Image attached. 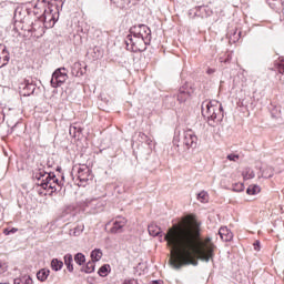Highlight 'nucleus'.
<instances>
[{"label": "nucleus", "mask_w": 284, "mask_h": 284, "mask_svg": "<svg viewBox=\"0 0 284 284\" xmlns=\"http://www.w3.org/2000/svg\"><path fill=\"white\" fill-rule=\"evenodd\" d=\"M164 241L171 248L170 265L173 270H181L183 265L196 267L199 261L210 263L214 260V243L211 237L201 239V224L196 220L184 217L173 224Z\"/></svg>", "instance_id": "f257e3e1"}, {"label": "nucleus", "mask_w": 284, "mask_h": 284, "mask_svg": "<svg viewBox=\"0 0 284 284\" xmlns=\"http://www.w3.org/2000/svg\"><path fill=\"white\" fill-rule=\"evenodd\" d=\"M202 115L207 119L209 125L214 128L216 123L223 121V104L217 100L205 101L202 103Z\"/></svg>", "instance_id": "f03ea898"}, {"label": "nucleus", "mask_w": 284, "mask_h": 284, "mask_svg": "<svg viewBox=\"0 0 284 284\" xmlns=\"http://www.w3.org/2000/svg\"><path fill=\"white\" fill-rule=\"evenodd\" d=\"M130 32L131 34H134L135 37L141 38L138 41L140 45L141 43H151L152 41V30H150V27L145 24H135L131 27Z\"/></svg>", "instance_id": "7ed1b4c3"}, {"label": "nucleus", "mask_w": 284, "mask_h": 284, "mask_svg": "<svg viewBox=\"0 0 284 284\" xmlns=\"http://www.w3.org/2000/svg\"><path fill=\"white\" fill-rule=\"evenodd\" d=\"M140 39L141 38L135 34H129L125 40L126 49L131 50V52H143V50H145L146 45H150V43L142 42L140 44Z\"/></svg>", "instance_id": "20e7f679"}, {"label": "nucleus", "mask_w": 284, "mask_h": 284, "mask_svg": "<svg viewBox=\"0 0 284 284\" xmlns=\"http://www.w3.org/2000/svg\"><path fill=\"white\" fill-rule=\"evenodd\" d=\"M73 172H77V178L80 181V185H85L88 181H92L94 175L88 165L74 166Z\"/></svg>", "instance_id": "39448f33"}, {"label": "nucleus", "mask_w": 284, "mask_h": 284, "mask_svg": "<svg viewBox=\"0 0 284 284\" xmlns=\"http://www.w3.org/2000/svg\"><path fill=\"white\" fill-rule=\"evenodd\" d=\"M65 81H68V69L65 68L57 69L52 74L51 85L53 88H61V85H63Z\"/></svg>", "instance_id": "423d86ee"}, {"label": "nucleus", "mask_w": 284, "mask_h": 284, "mask_svg": "<svg viewBox=\"0 0 284 284\" xmlns=\"http://www.w3.org/2000/svg\"><path fill=\"white\" fill-rule=\"evenodd\" d=\"M182 143L187 150L192 148L193 150L199 145V138L192 130H186L183 133Z\"/></svg>", "instance_id": "0eeeda50"}, {"label": "nucleus", "mask_w": 284, "mask_h": 284, "mask_svg": "<svg viewBox=\"0 0 284 284\" xmlns=\"http://www.w3.org/2000/svg\"><path fill=\"white\" fill-rule=\"evenodd\" d=\"M52 176L53 173H47L45 171H40L36 173V179H38L40 187H42L43 190L52 187Z\"/></svg>", "instance_id": "6e6552de"}, {"label": "nucleus", "mask_w": 284, "mask_h": 284, "mask_svg": "<svg viewBox=\"0 0 284 284\" xmlns=\"http://www.w3.org/2000/svg\"><path fill=\"white\" fill-rule=\"evenodd\" d=\"M37 79L27 78L24 79V83L22 84V94L23 97H30L34 94V90H37Z\"/></svg>", "instance_id": "1a4fd4ad"}, {"label": "nucleus", "mask_w": 284, "mask_h": 284, "mask_svg": "<svg viewBox=\"0 0 284 284\" xmlns=\"http://www.w3.org/2000/svg\"><path fill=\"white\" fill-rule=\"evenodd\" d=\"M124 225H128V220L123 216L115 217L113 226L111 227V234H121L123 232Z\"/></svg>", "instance_id": "9d476101"}, {"label": "nucleus", "mask_w": 284, "mask_h": 284, "mask_svg": "<svg viewBox=\"0 0 284 284\" xmlns=\"http://www.w3.org/2000/svg\"><path fill=\"white\" fill-rule=\"evenodd\" d=\"M43 17H44V21L45 23H51L50 26H54V23H57V21H59V11L58 10H52L51 8H48L44 10V13H43Z\"/></svg>", "instance_id": "9b49d317"}, {"label": "nucleus", "mask_w": 284, "mask_h": 284, "mask_svg": "<svg viewBox=\"0 0 284 284\" xmlns=\"http://www.w3.org/2000/svg\"><path fill=\"white\" fill-rule=\"evenodd\" d=\"M10 62V52L6 49V45L0 44V68L8 65Z\"/></svg>", "instance_id": "f8f14e48"}, {"label": "nucleus", "mask_w": 284, "mask_h": 284, "mask_svg": "<svg viewBox=\"0 0 284 284\" xmlns=\"http://www.w3.org/2000/svg\"><path fill=\"white\" fill-rule=\"evenodd\" d=\"M219 235L221 236L222 241H225L226 243L234 239V234L227 230V226L221 227L219 230Z\"/></svg>", "instance_id": "ddd939ff"}, {"label": "nucleus", "mask_w": 284, "mask_h": 284, "mask_svg": "<svg viewBox=\"0 0 284 284\" xmlns=\"http://www.w3.org/2000/svg\"><path fill=\"white\" fill-rule=\"evenodd\" d=\"M260 170L263 179H272L274 176V169L267 164H263Z\"/></svg>", "instance_id": "4468645a"}, {"label": "nucleus", "mask_w": 284, "mask_h": 284, "mask_svg": "<svg viewBox=\"0 0 284 284\" xmlns=\"http://www.w3.org/2000/svg\"><path fill=\"white\" fill-rule=\"evenodd\" d=\"M190 99V91L185 89V87L180 88L178 93V101L179 103H185V100Z\"/></svg>", "instance_id": "2eb2a0df"}, {"label": "nucleus", "mask_w": 284, "mask_h": 284, "mask_svg": "<svg viewBox=\"0 0 284 284\" xmlns=\"http://www.w3.org/2000/svg\"><path fill=\"white\" fill-rule=\"evenodd\" d=\"M63 258L68 272H74V264H72L74 258L72 257V254H65Z\"/></svg>", "instance_id": "dca6fc26"}, {"label": "nucleus", "mask_w": 284, "mask_h": 284, "mask_svg": "<svg viewBox=\"0 0 284 284\" xmlns=\"http://www.w3.org/2000/svg\"><path fill=\"white\" fill-rule=\"evenodd\" d=\"M51 270H53V272H61V270H63V261L53 258L51 261Z\"/></svg>", "instance_id": "f3484780"}, {"label": "nucleus", "mask_w": 284, "mask_h": 284, "mask_svg": "<svg viewBox=\"0 0 284 284\" xmlns=\"http://www.w3.org/2000/svg\"><path fill=\"white\" fill-rule=\"evenodd\" d=\"M50 276V270L48 268H41L38 273H37V278L38 281H41L43 283V281H48V277Z\"/></svg>", "instance_id": "a211bd4d"}, {"label": "nucleus", "mask_w": 284, "mask_h": 284, "mask_svg": "<svg viewBox=\"0 0 284 284\" xmlns=\"http://www.w3.org/2000/svg\"><path fill=\"white\" fill-rule=\"evenodd\" d=\"M13 284H32V277L29 275H22L16 278Z\"/></svg>", "instance_id": "6ab92c4d"}, {"label": "nucleus", "mask_w": 284, "mask_h": 284, "mask_svg": "<svg viewBox=\"0 0 284 284\" xmlns=\"http://www.w3.org/2000/svg\"><path fill=\"white\" fill-rule=\"evenodd\" d=\"M148 230H149L150 236H159L161 234V227H159L155 224H150Z\"/></svg>", "instance_id": "aec40b11"}, {"label": "nucleus", "mask_w": 284, "mask_h": 284, "mask_svg": "<svg viewBox=\"0 0 284 284\" xmlns=\"http://www.w3.org/2000/svg\"><path fill=\"white\" fill-rule=\"evenodd\" d=\"M94 261L88 262L84 267L81 268V272H84L85 274H92L94 272Z\"/></svg>", "instance_id": "412c9836"}, {"label": "nucleus", "mask_w": 284, "mask_h": 284, "mask_svg": "<svg viewBox=\"0 0 284 284\" xmlns=\"http://www.w3.org/2000/svg\"><path fill=\"white\" fill-rule=\"evenodd\" d=\"M102 256H103V252H101V250L99 248H95L91 252V258L93 263L94 261H101Z\"/></svg>", "instance_id": "4be33fe9"}, {"label": "nucleus", "mask_w": 284, "mask_h": 284, "mask_svg": "<svg viewBox=\"0 0 284 284\" xmlns=\"http://www.w3.org/2000/svg\"><path fill=\"white\" fill-rule=\"evenodd\" d=\"M261 192V187L258 185H250L246 190V194L254 195Z\"/></svg>", "instance_id": "5701e85b"}, {"label": "nucleus", "mask_w": 284, "mask_h": 284, "mask_svg": "<svg viewBox=\"0 0 284 284\" xmlns=\"http://www.w3.org/2000/svg\"><path fill=\"white\" fill-rule=\"evenodd\" d=\"M74 261H75L77 265H82L85 263V255H83L82 253H77L74 255Z\"/></svg>", "instance_id": "b1692460"}, {"label": "nucleus", "mask_w": 284, "mask_h": 284, "mask_svg": "<svg viewBox=\"0 0 284 284\" xmlns=\"http://www.w3.org/2000/svg\"><path fill=\"white\" fill-rule=\"evenodd\" d=\"M243 178L245 179V181H248L250 179H254V171L246 169L245 171H243L242 173Z\"/></svg>", "instance_id": "393cba45"}, {"label": "nucleus", "mask_w": 284, "mask_h": 284, "mask_svg": "<svg viewBox=\"0 0 284 284\" xmlns=\"http://www.w3.org/2000/svg\"><path fill=\"white\" fill-rule=\"evenodd\" d=\"M81 70V63L79 62H75L73 65H72V74L73 77H79L80 74V71Z\"/></svg>", "instance_id": "a878e982"}, {"label": "nucleus", "mask_w": 284, "mask_h": 284, "mask_svg": "<svg viewBox=\"0 0 284 284\" xmlns=\"http://www.w3.org/2000/svg\"><path fill=\"white\" fill-rule=\"evenodd\" d=\"M197 201H201V203H207V192L201 191L197 194Z\"/></svg>", "instance_id": "bb28decb"}, {"label": "nucleus", "mask_w": 284, "mask_h": 284, "mask_svg": "<svg viewBox=\"0 0 284 284\" xmlns=\"http://www.w3.org/2000/svg\"><path fill=\"white\" fill-rule=\"evenodd\" d=\"M233 192H243L245 190V185L243 183H235L232 186Z\"/></svg>", "instance_id": "cd10ccee"}, {"label": "nucleus", "mask_w": 284, "mask_h": 284, "mask_svg": "<svg viewBox=\"0 0 284 284\" xmlns=\"http://www.w3.org/2000/svg\"><path fill=\"white\" fill-rule=\"evenodd\" d=\"M108 270H110V265L101 266L98 271L99 276L104 277L108 274Z\"/></svg>", "instance_id": "c85d7f7f"}, {"label": "nucleus", "mask_w": 284, "mask_h": 284, "mask_svg": "<svg viewBox=\"0 0 284 284\" xmlns=\"http://www.w3.org/2000/svg\"><path fill=\"white\" fill-rule=\"evenodd\" d=\"M275 68L280 74H284V60L276 62Z\"/></svg>", "instance_id": "c756f323"}, {"label": "nucleus", "mask_w": 284, "mask_h": 284, "mask_svg": "<svg viewBox=\"0 0 284 284\" xmlns=\"http://www.w3.org/2000/svg\"><path fill=\"white\" fill-rule=\"evenodd\" d=\"M3 272H8V264L0 262V274H3Z\"/></svg>", "instance_id": "7c9ffc66"}, {"label": "nucleus", "mask_w": 284, "mask_h": 284, "mask_svg": "<svg viewBox=\"0 0 284 284\" xmlns=\"http://www.w3.org/2000/svg\"><path fill=\"white\" fill-rule=\"evenodd\" d=\"M81 232H83V227L77 226V227L74 229L73 236H79V235H81Z\"/></svg>", "instance_id": "2f4dec72"}, {"label": "nucleus", "mask_w": 284, "mask_h": 284, "mask_svg": "<svg viewBox=\"0 0 284 284\" xmlns=\"http://www.w3.org/2000/svg\"><path fill=\"white\" fill-rule=\"evenodd\" d=\"M227 159L229 161H239V154H229Z\"/></svg>", "instance_id": "473e14b6"}, {"label": "nucleus", "mask_w": 284, "mask_h": 284, "mask_svg": "<svg viewBox=\"0 0 284 284\" xmlns=\"http://www.w3.org/2000/svg\"><path fill=\"white\" fill-rule=\"evenodd\" d=\"M52 181L53 183H55V187H61V183H59V179H57V175H54V173L52 175Z\"/></svg>", "instance_id": "72a5a7b5"}, {"label": "nucleus", "mask_w": 284, "mask_h": 284, "mask_svg": "<svg viewBox=\"0 0 284 284\" xmlns=\"http://www.w3.org/2000/svg\"><path fill=\"white\" fill-rule=\"evenodd\" d=\"M48 190H54L57 192L59 187H57V183L54 181H51V186H48Z\"/></svg>", "instance_id": "f704fd0d"}, {"label": "nucleus", "mask_w": 284, "mask_h": 284, "mask_svg": "<svg viewBox=\"0 0 284 284\" xmlns=\"http://www.w3.org/2000/svg\"><path fill=\"white\" fill-rule=\"evenodd\" d=\"M123 284H139V282L134 278L124 281Z\"/></svg>", "instance_id": "c9c22d12"}, {"label": "nucleus", "mask_w": 284, "mask_h": 284, "mask_svg": "<svg viewBox=\"0 0 284 284\" xmlns=\"http://www.w3.org/2000/svg\"><path fill=\"white\" fill-rule=\"evenodd\" d=\"M254 250H256L257 252L261 250V242L256 241L254 243Z\"/></svg>", "instance_id": "e433bc0d"}, {"label": "nucleus", "mask_w": 284, "mask_h": 284, "mask_svg": "<svg viewBox=\"0 0 284 284\" xmlns=\"http://www.w3.org/2000/svg\"><path fill=\"white\" fill-rule=\"evenodd\" d=\"M3 234H6V236H10V230L4 229Z\"/></svg>", "instance_id": "4c0bfd02"}, {"label": "nucleus", "mask_w": 284, "mask_h": 284, "mask_svg": "<svg viewBox=\"0 0 284 284\" xmlns=\"http://www.w3.org/2000/svg\"><path fill=\"white\" fill-rule=\"evenodd\" d=\"M9 232H10V234H16V232H18V229H11V230H9Z\"/></svg>", "instance_id": "58836bf2"}, {"label": "nucleus", "mask_w": 284, "mask_h": 284, "mask_svg": "<svg viewBox=\"0 0 284 284\" xmlns=\"http://www.w3.org/2000/svg\"><path fill=\"white\" fill-rule=\"evenodd\" d=\"M0 121H6V114L3 113L0 114Z\"/></svg>", "instance_id": "ea45409f"}, {"label": "nucleus", "mask_w": 284, "mask_h": 284, "mask_svg": "<svg viewBox=\"0 0 284 284\" xmlns=\"http://www.w3.org/2000/svg\"><path fill=\"white\" fill-rule=\"evenodd\" d=\"M207 74H214V69H209Z\"/></svg>", "instance_id": "a19ab883"}, {"label": "nucleus", "mask_w": 284, "mask_h": 284, "mask_svg": "<svg viewBox=\"0 0 284 284\" xmlns=\"http://www.w3.org/2000/svg\"><path fill=\"white\" fill-rule=\"evenodd\" d=\"M142 136H145V139H148V135H145V134H143V133H142Z\"/></svg>", "instance_id": "79ce46f5"}, {"label": "nucleus", "mask_w": 284, "mask_h": 284, "mask_svg": "<svg viewBox=\"0 0 284 284\" xmlns=\"http://www.w3.org/2000/svg\"><path fill=\"white\" fill-rule=\"evenodd\" d=\"M274 116H275V118H278V116H281V115H278V114H275Z\"/></svg>", "instance_id": "37998d69"}, {"label": "nucleus", "mask_w": 284, "mask_h": 284, "mask_svg": "<svg viewBox=\"0 0 284 284\" xmlns=\"http://www.w3.org/2000/svg\"><path fill=\"white\" fill-rule=\"evenodd\" d=\"M146 143H149V144H150V140H146Z\"/></svg>", "instance_id": "c03bdc74"}, {"label": "nucleus", "mask_w": 284, "mask_h": 284, "mask_svg": "<svg viewBox=\"0 0 284 284\" xmlns=\"http://www.w3.org/2000/svg\"><path fill=\"white\" fill-rule=\"evenodd\" d=\"M55 1H59V0H55Z\"/></svg>", "instance_id": "a18cd8bd"}]
</instances>
